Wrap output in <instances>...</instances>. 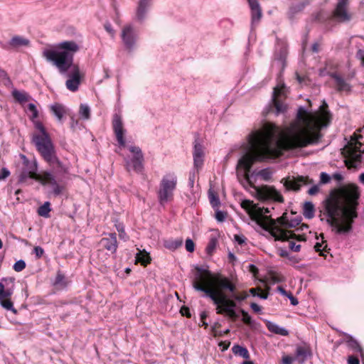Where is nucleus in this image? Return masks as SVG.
<instances>
[{
    "mask_svg": "<svg viewBox=\"0 0 364 364\" xmlns=\"http://www.w3.org/2000/svg\"><path fill=\"white\" fill-rule=\"evenodd\" d=\"M316 117L314 114H307L306 109L300 107L297 119L305 126L292 124L285 133H282L276 125L265 124L262 130L255 131L249 136L251 151L239 159L237 168L245 171V177L249 181V172L255 162L279 157L285 150L317 144L321 135L314 132L311 127Z\"/></svg>",
    "mask_w": 364,
    "mask_h": 364,
    "instance_id": "obj_1",
    "label": "nucleus"
},
{
    "mask_svg": "<svg viewBox=\"0 0 364 364\" xmlns=\"http://www.w3.org/2000/svg\"><path fill=\"white\" fill-rule=\"evenodd\" d=\"M360 196L355 186L341 187L330 194L323 203L326 220L336 234H346L352 230V223L358 215L356 208Z\"/></svg>",
    "mask_w": 364,
    "mask_h": 364,
    "instance_id": "obj_2",
    "label": "nucleus"
},
{
    "mask_svg": "<svg viewBox=\"0 0 364 364\" xmlns=\"http://www.w3.org/2000/svg\"><path fill=\"white\" fill-rule=\"evenodd\" d=\"M59 50L46 49L43 55L48 61L58 68L59 73L69 78L65 82L66 87L75 92L80 84V72L77 64L74 63V55L79 51V45L73 41H65L60 43Z\"/></svg>",
    "mask_w": 364,
    "mask_h": 364,
    "instance_id": "obj_3",
    "label": "nucleus"
},
{
    "mask_svg": "<svg viewBox=\"0 0 364 364\" xmlns=\"http://www.w3.org/2000/svg\"><path fill=\"white\" fill-rule=\"evenodd\" d=\"M33 123L39 133L32 135L31 142L41 157L53 168V171H45L43 174L45 183L52 186L57 183L54 173L56 174L68 173V168L58 157L54 144L42 122L33 121Z\"/></svg>",
    "mask_w": 364,
    "mask_h": 364,
    "instance_id": "obj_4",
    "label": "nucleus"
},
{
    "mask_svg": "<svg viewBox=\"0 0 364 364\" xmlns=\"http://www.w3.org/2000/svg\"><path fill=\"white\" fill-rule=\"evenodd\" d=\"M213 282L215 288L206 287L199 284H195L194 289L204 293L203 297L209 298L216 307V313L223 314L225 313L231 319L235 320L238 318V314L235 311L236 303L228 299L223 293V290H229L234 292L235 286L230 282V279L223 276H218L214 278Z\"/></svg>",
    "mask_w": 364,
    "mask_h": 364,
    "instance_id": "obj_5",
    "label": "nucleus"
},
{
    "mask_svg": "<svg viewBox=\"0 0 364 364\" xmlns=\"http://www.w3.org/2000/svg\"><path fill=\"white\" fill-rule=\"evenodd\" d=\"M255 213L254 220L264 230L268 231L275 240L278 241H287L289 239L296 238V235L289 230H284L282 228L276 225V220L274 219L269 218L264 216L266 214L269 213L270 210L268 208L259 207Z\"/></svg>",
    "mask_w": 364,
    "mask_h": 364,
    "instance_id": "obj_6",
    "label": "nucleus"
},
{
    "mask_svg": "<svg viewBox=\"0 0 364 364\" xmlns=\"http://www.w3.org/2000/svg\"><path fill=\"white\" fill-rule=\"evenodd\" d=\"M177 181V176L174 173H168L163 176L157 191L160 205H164L173 199Z\"/></svg>",
    "mask_w": 364,
    "mask_h": 364,
    "instance_id": "obj_7",
    "label": "nucleus"
},
{
    "mask_svg": "<svg viewBox=\"0 0 364 364\" xmlns=\"http://www.w3.org/2000/svg\"><path fill=\"white\" fill-rule=\"evenodd\" d=\"M15 278L3 277L0 282V305L6 311H10L14 314L17 310L14 307V304L10 297L14 294L15 289Z\"/></svg>",
    "mask_w": 364,
    "mask_h": 364,
    "instance_id": "obj_8",
    "label": "nucleus"
},
{
    "mask_svg": "<svg viewBox=\"0 0 364 364\" xmlns=\"http://www.w3.org/2000/svg\"><path fill=\"white\" fill-rule=\"evenodd\" d=\"M129 151L133 154L132 158L125 159V167L128 171H134L136 173H141L144 170V155L139 146H131Z\"/></svg>",
    "mask_w": 364,
    "mask_h": 364,
    "instance_id": "obj_9",
    "label": "nucleus"
},
{
    "mask_svg": "<svg viewBox=\"0 0 364 364\" xmlns=\"http://www.w3.org/2000/svg\"><path fill=\"white\" fill-rule=\"evenodd\" d=\"M359 146H353V142L348 143L344 149L343 154L346 159V165L349 168H356L361 162L362 152Z\"/></svg>",
    "mask_w": 364,
    "mask_h": 364,
    "instance_id": "obj_10",
    "label": "nucleus"
},
{
    "mask_svg": "<svg viewBox=\"0 0 364 364\" xmlns=\"http://www.w3.org/2000/svg\"><path fill=\"white\" fill-rule=\"evenodd\" d=\"M195 269L197 273L195 274V279L193 282V287L194 288L195 284H199L206 287L215 288V284L213 282L214 278L220 274L213 276L211 272L207 269H205L203 267L196 266Z\"/></svg>",
    "mask_w": 364,
    "mask_h": 364,
    "instance_id": "obj_11",
    "label": "nucleus"
},
{
    "mask_svg": "<svg viewBox=\"0 0 364 364\" xmlns=\"http://www.w3.org/2000/svg\"><path fill=\"white\" fill-rule=\"evenodd\" d=\"M349 0H338L333 11V16L338 23H348L352 18L351 14L348 10Z\"/></svg>",
    "mask_w": 364,
    "mask_h": 364,
    "instance_id": "obj_12",
    "label": "nucleus"
},
{
    "mask_svg": "<svg viewBox=\"0 0 364 364\" xmlns=\"http://www.w3.org/2000/svg\"><path fill=\"white\" fill-rule=\"evenodd\" d=\"M122 40L129 51H132L136 45L137 35L131 25L125 26L121 33Z\"/></svg>",
    "mask_w": 364,
    "mask_h": 364,
    "instance_id": "obj_13",
    "label": "nucleus"
},
{
    "mask_svg": "<svg viewBox=\"0 0 364 364\" xmlns=\"http://www.w3.org/2000/svg\"><path fill=\"white\" fill-rule=\"evenodd\" d=\"M112 127L119 146L120 147H125L126 141L124 135L126 130L123 127L122 117L118 114H115L113 116Z\"/></svg>",
    "mask_w": 364,
    "mask_h": 364,
    "instance_id": "obj_14",
    "label": "nucleus"
},
{
    "mask_svg": "<svg viewBox=\"0 0 364 364\" xmlns=\"http://www.w3.org/2000/svg\"><path fill=\"white\" fill-rule=\"evenodd\" d=\"M107 237H102L100 242L99 245L102 250H106L110 254H115L118 247L116 233H108Z\"/></svg>",
    "mask_w": 364,
    "mask_h": 364,
    "instance_id": "obj_15",
    "label": "nucleus"
},
{
    "mask_svg": "<svg viewBox=\"0 0 364 364\" xmlns=\"http://www.w3.org/2000/svg\"><path fill=\"white\" fill-rule=\"evenodd\" d=\"M288 55V44L286 41L279 40L274 53V59L281 63L282 67L286 65V59Z\"/></svg>",
    "mask_w": 364,
    "mask_h": 364,
    "instance_id": "obj_16",
    "label": "nucleus"
},
{
    "mask_svg": "<svg viewBox=\"0 0 364 364\" xmlns=\"http://www.w3.org/2000/svg\"><path fill=\"white\" fill-rule=\"evenodd\" d=\"M23 168L19 176V180L24 181L27 178H34L37 171V165L36 162L32 161H26V163L23 164Z\"/></svg>",
    "mask_w": 364,
    "mask_h": 364,
    "instance_id": "obj_17",
    "label": "nucleus"
},
{
    "mask_svg": "<svg viewBox=\"0 0 364 364\" xmlns=\"http://www.w3.org/2000/svg\"><path fill=\"white\" fill-rule=\"evenodd\" d=\"M203 146L197 138L195 139L193 147V163L196 168H200L203 164Z\"/></svg>",
    "mask_w": 364,
    "mask_h": 364,
    "instance_id": "obj_18",
    "label": "nucleus"
},
{
    "mask_svg": "<svg viewBox=\"0 0 364 364\" xmlns=\"http://www.w3.org/2000/svg\"><path fill=\"white\" fill-rule=\"evenodd\" d=\"M251 9L252 23H257L262 18V9L257 0H247Z\"/></svg>",
    "mask_w": 364,
    "mask_h": 364,
    "instance_id": "obj_19",
    "label": "nucleus"
},
{
    "mask_svg": "<svg viewBox=\"0 0 364 364\" xmlns=\"http://www.w3.org/2000/svg\"><path fill=\"white\" fill-rule=\"evenodd\" d=\"M30 44V40L21 36H14L8 42L9 47L13 49H18L22 47H28Z\"/></svg>",
    "mask_w": 364,
    "mask_h": 364,
    "instance_id": "obj_20",
    "label": "nucleus"
},
{
    "mask_svg": "<svg viewBox=\"0 0 364 364\" xmlns=\"http://www.w3.org/2000/svg\"><path fill=\"white\" fill-rule=\"evenodd\" d=\"M279 90L277 87H274L272 97V102L275 107V114L277 116L280 114L285 113L287 110V105L277 99V96L279 95Z\"/></svg>",
    "mask_w": 364,
    "mask_h": 364,
    "instance_id": "obj_21",
    "label": "nucleus"
},
{
    "mask_svg": "<svg viewBox=\"0 0 364 364\" xmlns=\"http://www.w3.org/2000/svg\"><path fill=\"white\" fill-rule=\"evenodd\" d=\"M311 355L309 348L298 346L296 349L294 360L299 363L303 364Z\"/></svg>",
    "mask_w": 364,
    "mask_h": 364,
    "instance_id": "obj_22",
    "label": "nucleus"
},
{
    "mask_svg": "<svg viewBox=\"0 0 364 364\" xmlns=\"http://www.w3.org/2000/svg\"><path fill=\"white\" fill-rule=\"evenodd\" d=\"M305 183L306 178L299 176L296 179L286 181L284 185L287 190L299 191L301 186Z\"/></svg>",
    "mask_w": 364,
    "mask_h": 364,
    "instance_id": "obj_23",
    "label": "nucleus"
},
{
    "mask_svg": "<svg viewBox=\"0 0 364 364\" xmlns=\"http://www.w3.org/2000/svg\"><path fill=\"white\" fill-rule=\"evenodd\" d=\"M150 2L151 0H139L136 10V18L138 21H143L145 18Z\"/></svg>",
    "mask_w": 364,
    "mask_h": 364,
    "instance_id": "obj_24",
    "label": "nucleus"
},
{
    "mask_svg": "<svg viewBox=\"0 0 364 364\" xmlns=\"http://www.w3.org/2000/svg\"><path fill=\"white\" fill-rule=\"evenodd\" d=\"M345 335L347 337L346 343H347L348 347L350 349H351L353 351H354L355 353H359V355L361 357H363V350L361 348L359 343L355 339H354L351 335L346 334V333H345Z\"/></svg>",
    "mask_w": 364,
    "mask_h": 364,
    "instance_id": "obj_25",
    "label": "nucleus"
},
{
    "mask_svg": "<svg viewBox=\"0 0 364 364\" xmlns=\"http://www.w3.org/2000/svg\"><path fill=\"white\" fill-rule=\"evenodd\" d=\"M331 77H333L337 85L338 91L350 90V86L348 84L345 80L336 73H331Z\"/></svg>",
    "mask_w": 364,
    "mask_h": 364,
    "instance_id": "obj_26",
    "label": "nucleus"
},
{
    "mask_svg": "<svg viewBox=\"0 0 364 364\" xmlns=\"http://www.w3.org/2000/svg\"><path fill=\"white\" fill-rule=\"evenodd\" d=\"M183 245L182 238L169 239L164 240V246L170 250L174 251L181 247Z\"/></svg>",
    "mask_w": 364,
    "mask_h": 364,
    "instance_id": "obj_27",
    "label": "nucleus"
},
{
    "mask_svg": "<svg viewBox=\"0 0 364 364\" xmlns=\"http://www.w3.org/2000/svg\"><path fill=\"white\" fill-rule=\"evenodd\" d=\"M241 207L248 213L251 218L254 220L255 213H256L255 210H256L257 205L254 204L253 201L244 200L241 203Z\"/></svg>",
    "mask_w": 364,
    "mask_h": 364,
    "instance_id": "obj_28",
    "label": "nucleus"
},
{
    "mask_svg": "<svg viewBox=\"0 0 364 364\" xmlns=\"http://www.w3.org/2000/svg\"><path fill=\"white\" fill-rule=\"evenodd\" d=\"M50 109L58 120L61 121L65 113L64 107L59 103H55L50 106Z\"/></svg>",
    "mask_w": 364,
    "mask_h": 364,
    "instance_id": "obj_29",
    "label": "nucleus"
},
{
    "mask_svg": "<svg viewBox=\"0 0 364 364\" xmlns=\"http://www.w3.org/2000/svg\"><path fill=\"white\" fill-rule=\"evenodd\" d=\"M315 208L314 205L310 202L306 201L304 204L303 215L306 219H311L314 217Z\"/></svg>",
    "mask_w": 364,
    "mask_h": 364,
    "instance_id": "obj_30",
    "label": "nucleus"
},
{
    "mask_svg": "<svg viewBox=\"0 0 364 364\" xmlns=\"http://www.w3.org/2000/svg\"><path fill=\"white\" fill-rule=\"evenodd\" d=\"M232 351L235 355H239L245 359L250 358V353L247 349L244 346L240 345H234L232 348Z\"/></svg>",
    "mask_w": 364,
    "mask_h": 364,
    "instance_id": "obj_31",
    "label": "nucleus"
},
{
    "mask_svg": "<svg viewBox=\"0 0 364 364\" xmlns=\"http://www.w3.org/2000/svg\"><path fill=\"white\" fill-rule=\"evenodd\" d=\"M267 328L271 332L277 334L282 336H287L289 334V331L286 328L270 321L267 324Z\"/></svg>",
    "mask_w": 364,
    "mask_h": 364,
    "instance_id": "obj_32",
    "label": "nucleus"
},
{
    "mask_svg": "<svg viewBox=\"0 0 364 364\" xmlns=\"http://www.w3.org/2000/svg\"><path fill=\"white\" fill-rule=\"evenodd\" d=\"M208 198L210 200V203L214 210H217L218 208H219L220 205V198L217 193H215L210 189L208 191Z\"/></svg>",
    "mask_w": 364,
    "mask_h": 364,
    "instance_id": "obj_33",
    "label": "nucleus"
},
{
    "mask_svg": "<svg viewBox=\"0 0 364 364\" xmlns=\"http://www.w3.org/2000/svg\"><path fill=\"white\" fill-rule=\"evenodd\" d=\"M50 203L49 201H46L38 208L37 213L38 215L48 218L50 217Z\"/></svg>",
    "mask_w": 364,
    "mask_h": 364,
    "instance_id": "obj_34",
    "label": "nucleus"
},
{
    "mask_svg": "<svg viewBox=\"0 0 364 364\" xmlns=\"http://www.w3.org/2000/svg\"><path fill=\"white\" fill-rule=\"evenodd\" d=\"M267 196L274 199V200L283 203L284 198L282 194L274 187H269L267 191Z\"/></svg>",
    "mask_w": 364,
    "mask_h": 364,
    "instance_id": "obj_35",
    "label": "nucleus"
},
{
    "mask_svg": "<svg viewBox=\"0 0 364 364\" xmlns=\"http://www.w3.org/2000/svg\"><path fill=\"white\" fill-rule=\"evenodd\" d=\"M12 95L20 103L26 102L29 100V95L26 92L16 89L12 91Z\"/></svg>",
    "mask_w": 364,
    "mask_h": 364,
    "instance_id": "obj_36",
    "label": "nucleus"
},
{
    "mask_svg": "<svg viewBox=\"0 0 364 364\" xmlns=\"http://www.w3.org/2000/svg\"><path fill=\"white\" fill-rule=\"evenodd\" d=\"M114 226L119 232V237L120 239L127 241L129 239V236L125 232L124 225L120 223L118 220H116L114 222Z\"/></svg>",
    "mask_w": 364,
    "mask_h": 364,
    "instance_id": "obj_37",
    "label": "nucleus"
},
{
    "mask_svg": "<svg viewBox=\"0 0 364 364\" xmlns=\"http://www.w3.org/2000/svg\"><path fill=\"white\" fill-rule=\"evenodd\" d=\"M318 118V120L323 123L324 126H327L331 122V115L327 109L320 110Z\"/></svg>",
    "mask_w": 364,
    "mask_h": 364,
    "instance_id": "obj_38",
    "label": "nucleus"
},
{
    "mask_svg": "<svg viewBox=\"0 0 364 364\" xmlns=\"http://www.w3.org/2000/svg\"><path fill=\"white\" fill-rule=\"evenodd\" d=\"M256 175L264 181H269L272 178V171L270 168H265L257 172Z\"/></svg>",
    "mask_w": 364,
    "mask_h": 364,
    "instance_id": "obj_39",
    "label": "nucleus"
},
{
    "mask_svg": "<svg viewBox=\"0 0 364 364\" xmlns=\"http://www.w3.org/2000/svg\"><path fill=\"white\" fill-rule=\"evenodd\" d=\"M79 114L80 117L84 119L87 120L90 119V109L88 105H80V110H79Z\"/></svg>",
    "mask_w": 364,
    "mask_h": 364,
    "instance_id": "obj_40",
    "label": "nucleus"
},
{
    "mask_svg": "<svg viewBox=\"0 0 364 364\" xmlns=\"http://www.w3.org/2000/svg\"><path fill=\"white\" fill-rule=\"evenodd\" d=\"M53 284L54 286H61L63 287L67 286L65 275L60 271L57 272L55 281L53 282Z\"/></svg>",
    "mask_w": 364,
    "mask_h": 364,
    "instance_id": "obj_41",
    "label": "nucleus"
},
{
    "mask_svg": "<svg viewBox=\"0 0 364 364\" xmlns=\"http://www.w3.org/2000/svg\"><path fill=\"white\" fill-rule=\"evenodd\" d=\"M136 261L141 262L143 264H146L150 262V257L147 252H139L136 253Z\"/></svg>",
    "mask_w": 364,
    "mask_h": 364,
    "instance_id": "obj_42",
    "label": "nucleus"
},
{
    "mask_svg": "<svg viewBox=\"0 0 364 364\" xmlns=\"http://www.w3.org/2000/svg\"><path fill=\"white\" fill-rule=\"evenodd\" d=\"M275 220H276V225H277V223H278L282 227L287 228V224H289V220H288L287 213H284L281 217L278 218Z\"/></svg>",
    "mask_w": 364,
    "mask_h": 364,
    "instance_id": "obj_43",
    "label": "nucleus"
},
{
    "mask_svg": "<svg viewBox=\"0 0 364 364\" xmlns=\"http://www.w3.org/2000/svg\"><path fill=\"white\" fill-rule=\"evenodd\" d=\"M217 240L215 238H211L205 249L208 255H211L213 252L215 250Z\"/></svg>",
    "mask_w": 364,
    "mask_h": 364,
    "instance_id": "obj_44",
    "label": "nucleus"
},
{
    "mask_svg": "<svg viewBox=\"0 0 364 364\" xmlns=\"http://www.w3.org/2000/svg\"><path fill=\"white\" fill-rule=\"evenodd\" d=\"M25 267H26V262L23 259H19V260L16 261L13 266L14 269L18 272L22 271L23 269H25Z\"/></svg>",
    "mask_w": 364,
    "mask_h": 364,
    "instance_id": "obj_45",
    "label": "nucleus"
},
{
    "mask_svg": "<svg viewBox=\"0 0 364 364\" xmlns=\"http://www.w3.org/2000/svg\"><path fill=\"white\" fill-rule=\"evenodd\" d=\"M240 313L242 315V321L246 324H251L252 322L251 316L247 311L244 309H240Z\"/></svg>",
    "mask_w": 364,
    "mask_h": 364,
    "instance_id": "obj_46",
    "label": "nucleus"
},
{
    "mask_svg": "<svg viewBox=\"0 0 364 364\" xmlns=\"http://www.w3.org/2000/svg\"><path fill=\"white\" fill-rule=\"evenodd\" d=\"M28 109L32 113V115L31 117V119L32 120H34L35 119H36L38 117V109L34 104H33V103L28 104Z\"/></svg>",
    "mask_w": 364,
    "mask_h": 364,
    "instance_id": "obj_47",
    "label": "nucleus"
},
{
    "mask_svg": "<svg viewBox=\"0 0 364 364\" xmlns=\"http://www.w3.org/2000/svg\"><path fill=\"white\" fill-rule=\"evenodd\" d=\"M363 136L362 135H358V134H354L351 137H350V140L348 142V143H351L353 142V146H359L360 147L361 146V143L359 141V140L360 139H362Z\"/></svg>",
    "mask_w": 364,
    "mask_h": 364,
    "instance_id": "obj_48",
    "label": "nucleus"
},
{
    "mask_svg": "<svg viewBox=\"0 0 364 364\" xmlns=\"http://www.w3.org/2000/svg\"><path fill=\"white\" fill-rule=\"evenodd\" d=\"M52 188L53 193L55 196L60 195L64 189L63 186L58 184V182L53 186H52Z\"/></svg>",
    "mask_w": 364,
    "mask_h": 364,
    "instance_id": "obj_49",
    "label": "nucleus"
},
{
    "mask_svg": "<svg viewBox=\"0 0 364 364\" xmlns=\"http://www.w3.org/2000/svg\"><path fill=\"white\" fill-rule=\"evenodd\" d=\"M215 210L216 220L219 222L224 221L226 218V215H227L226 213H225L224 211L220 210L219 208H218L217 210Z\"/></svg>",
    "mask_w": 364,
    "mask_h": 364,
    "instance_id": "obj_50",
    "label": "nucleus"
},
{
    "mask_svg": "<svg viewBox=\"0 0 364 364\" xmlns=\"http://www.w3.org/2000/svg\"><path fill=\"white\" fill-rule=\"evenodd\" d=\"M331 176L326 172H322L320 176V183L326 184L331 181Z\"/></svg>",
    "mask_w": 364,
    "mask_h": 364,
    "instance_id": "obj_51",
    "label": "nucleus"
},
{
    "mask_svg": "<svg viewBox=\"0 0 364 364\" xmlns=\"http://www.w3.org/2000/svg\"><path fill=\"white\" fill-rule=\"evenodd\" d=\"M186 250L189 252H193L195 250V244L190 238L186 240Z\"/></svg>",
    "mask_w": 364,
    "mask_h": 364,
    "instance_id": "obj_52",
    "label": "nucleus"
},
{
    "mask_svg": "<svg viewBox=\"0 0 364 364\" xmlns=\"http://www.w3.org/2000/svg\"><path fill=\"white\" fill-rule=\"evenodd\" d=\"M301 222V218H295L291 219L290 220H289V224H287V228H295L297 225H299Z\"/></svg>",
    "mask_w": 364,
    "mask_h": 364,
    "instance_id": "obj_53",
    "label": "nucleus"
},
{
    "mask_svg": "<svg viewBox=\"0 0 364 364\" xmlns=\"http://www.w3.org/2000/svg\"><path fill=\"white\" fill-rule=\"evenodd\" d=\"M33 252L35 253L36 257L39 259L43 255L44 250L41 246H36L33 249Z\"/></svg>",
    "mask_w": 364,
    "mask_h": 364,
    "instance_id": "obj_54",
    "label": "nucleus"
},
{
    "mask_svg": "<svg viewBox=\"0 0 364 364\" xmlns=\"http://www.w3.org/2000/svg\"><path fill=\"white\" fill-rule=\"evenodd\" d=\"M348 364H360L359 358L357 355H349L347 359Z\"/></svg>",
    "mask_w": 364,
    "mask_h": 364,
    "instance_id": "obj_55",
    "label": "nucleus"
},
{
    "mask_svg": "<svg viewBox=\"0 0 364 364\" xmlns=\"http://www.w3.org/2000/svg\"><path fill=\"white\" fill-rule=\"evenodd\" d=\"M10 175V171L6 168H2L0 170V181L4 180Z\"/></svg>",
    "mask_w": 364,
    "mask_h": 364,
    "instance_id": "obj_56",
    "label": "nucleus"
},
{
    "mask_svg": "<svg viewBox=\"0 0 364 364\" xmlns=\"http://www.w3.org/2000/svg\"><path fill=\"white\" fill-rule=\"evenodd\" d=\"M289 248L291 250L297 252L300 251L301 245H296V242L294 241H290L289 242Z\"/></svg>",
    "mask_w": 364,
    "mask_h": 364,
    "instance_id": "obj_57",
    "label": "nucleus"
},
{
    "mask_svg": "<svg viewBox=\"0 0 364 364\" xmlns=\"http://www.w3.org/2000/svg\"><path fill=\"white\" fill-rule=\"evenodd\" d=\"M105 28L111 35L112 37H114V31L112 28V26L110 23L107 22L105 24Z\"/></svg>",
    "mask_w": 364,
    "mask_h": 364,
    "instance_id": "obj_58",
    "label": "nucleus"
},
{
    "mask_svg": "<svg viewBox=\"0 0 364 364\" xmlns=\"http://www.w3.org/2000/svg\"><path fill=\"white\" fill-rule=\"evenodd\" d=\"M287 297L289 298L291 305L296 306L299 304L298 299L294 296L291 292H289Z\"/></svg>",
    "mask_w": 364,
    "mask_h": 364,
    "instance_id": "obj_59",
    "label": "nucleus"
},
{
    "mask_svg": "<svg viewBox=\"0 0 364 364\" xmlns=\"http://www.w3.org/2000/svg\"><path fill=\"white\" fill-rule=\"evenodd\" d=\"M235 240L238 244L242 245L245 242L246 238L243 235H235Z\"/></svg>",
    "mask_w": 364,
    "mask_h": 364,
    "instance_id": "obj_60",
    "label": "nucleus"
},
{
    "mask_svg": "<svg viewBox=\"0 0 364 364\" xmlns=\"http://www.w3.org/2000/svg\"><path fill=\"white\" fill-rule=\"evenodd\" d=\"M294 360H294V358H291V357H290V356H288V355L284 356V357H283V358H282V363H283L284 364H292V362H293Z\"/></svg>",
    "mask_w": 364,
    "mask_h": 364,
    "instance_id": "obj_61",
    "label": "nucleus"
},
{
    "mask_svg": "<svg viewBox=\"0 0 364 364\" xmlns=\"http://www.w3.org/2000/svg\"><path fill=\"white\" fill-rule=\"evenodd\" d=\"M318 191V187L317 186H313L312 187H311L309 191H308V193L309 195H315L316 193H317Z\"/></svg>",
    "mask_w": 364,
    "mask_h": 364,
    "instance_id": "obj_62",
    "label": "nucleus"
},
{
    "mask_svg": "<svg viewBox=\"0 0 364 364\" xmlns=\"http://www.w3.org/2000/svg\"><path fill=\"white\" fill-rule=\"evenodd\" d=\"M250 308L256 313L261 312V307L255 303H252L250 304Z\"/></svg>",
    "mask_w": 364,
    "mask_h": 364,
    "instance_id": "obj_63",
    "label": "nucleus"
},
{
    "mask_svg": "<svg viewBox=\"0 0 364 364\" xmlns=\"http://www.w3.org/2000/svg\"><path fill=\"white\" fill-rule=\"evenodd\" d=\"M288 259L289 260V262H291V264H296L299 263L300 261L299 258H298L296 256H291V255H290V257H289Z\"/></svg>",
    "mask_w": 364,
    "mask_h": 364,
    "instance_id": "obj_64",
    "label": "nucleus"
}]
</instances>
